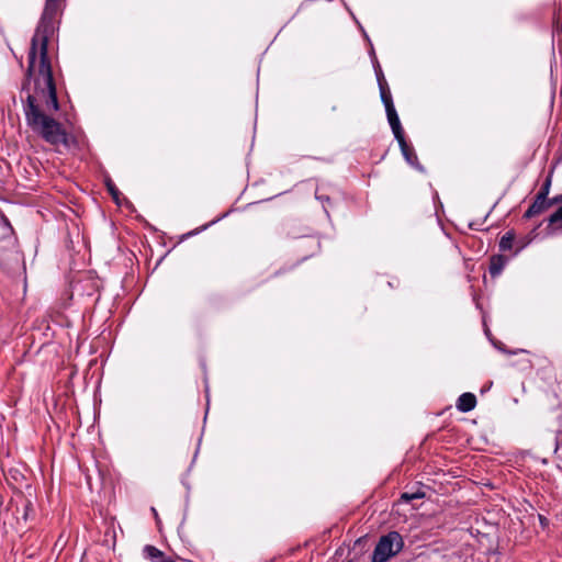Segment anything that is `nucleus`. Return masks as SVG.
I'll return each instance as SVG.
<instances>
[{
	"label": "nucleus",
	"mask_w": 562,
	"mask_h": 562,
	"mask_svg": "<svg viewBox=\"0 0 562 562\" xmlns=\"http://www.w3.org/2000/svg\"><path fill=\"white\" fill-rule=\"evenodd\" d=\"M66 0H45L41 20L31 40L27 68L22 83L23 112L27 126L46 143L69 146L68 133L52 117L59 110L56 83L48 57V41L54 34L57 16L63 13Z\"/></svg>",
	"instance_id": "f257e3e1"
},
{
	"label": "nucleus",
	"mask_w": 562,
	"mask_h": 562,
	"mask_svg": "<svg viewBox=\"0 0 562 562\" xmlns=\"http://www.w3.org/2000/svg\"><path fill=\"white\" fill-rule=\"evenodd\" d=\"M404 547L403 537L397 531H390L382 536L372 553V562H387L402 551Z\"/></svg>",
	"instance_id": "f03ea898"
},
{
	"label": "nucleus",
	"mask_w": 562,
	"mask_h": 562,
	"mask_svg": "<svg viewBox=\"0 0 562 562\" xmlns=\"http://www.w3.org/2000/svg\"><path fill=\"white\" fill-rule=\"evenodd\" d=\"M397 143L400 145L402 155H403L404 159L407 161V164L411 165L412 167H414L415 169H417L418 171L425 172V168L419 164V160H418V157H417V154H416L414 147L407 143L405 136L397 139Z\"/></svg>",
	"instance_id": "7ed1b4c3"
},
{
	"label": "nucleus",
	"mask_w": 562,
	"mask_h": 562,
	"mask_svg": "<svg viewBox=\"0 0 562 562\" xmlns=\"http://www.w3.org/2000/svg\"><path fill=\"white\" fill-rule=\"evenodd\" d=\"M552 205H554V203H551V199L543 198V196L541 199L540 195L536 194L533 202L530 204V206L524 213V218L529 220L531 217H535V216L543 213L546 210H548Z\"/></svg>",
	"instance_id": "20e7f679"
},
{
	"label": "nucleus",
	"mask_w": 562,
	"mask_h": 562,
	"mask_svg": "<svg viewBox=\"0 0 562 562\" xmlns=\"http://www.w3.org/2000/svg\"><path fill=\"white\" fill-rule=\"evenodd\" d=\"M389 124L391 126V130L394 134L395 139H400L405 136L404 130L401 125L400 117L397 115V112L395 108L385 110Z\"/></svg>",
	"instance_id": "39448f33"
},
{
	"label": "nucleus",
	"mask_w": 562,
	"mask_h": 562,
	"mask_svg": "<svg viewBox=\"0 0 562 562\" xmlns=\"http://www.w3.org/2000/svg\"><path fill=\"white\" fill-rule=\"evenodd\" d=\"M457 409L462 413L471 412L476 406V396L473 393H462L457 400Z\"/></svg>",
	"instance_id": "423d86ee"
},
{
	"label": "nucleus",
	"mask_w": 562,
	"mask_h": 562,
	"mask_svg": "<svg viewBox=\"0 0 562 562\" xmlns=\"http://www.w3.org/2000/svg\"><path fill=\"white\" fill-rule=\"evenodd\" d=\"M143 555L145 559L151 562H165L168 561L171 557L166 555L164 551L158 549L153 544H146L143 548Z\"/></svg>",
	"instance_id": "0eeeda50"
},
{
	"label": "nucleus",
	"mask_w": 562,
	"mask_h": 562,
	"mask_svg": "<svg viewBox=\"0 0 562 562\" xmlns=\"http://www.w3.org/2000/svg\"><path fill=\"white\" fill-rule=\"evenodd\" d=\"M508 259L503 255H493L490 258L488 271L492 278H497L504 270Z\"/></svg>",
	"instance_id": "6e6552de"
},
{
	"label": "nucleus",
	"mask_w": 562,
	"mask_h": 562,
	"mask_svg": "<svg viewBox=\"0 0 562 562\" xmlns=\"http://www.w3.org/2000/svg\"><path fill=\"white\" fill-rule=\"evenodd\" d=\"M516 239V234L514 229L507 231L499 240L498 247L501 251L512 250L514 247V243Z\"/></svg>",
	"instance_id": "1a4fd4ad"
},
{
	"label": "nucleus",
	"mask_w": 562,
	"mask_h": 562,
	"mask_svg": "<svg viewBox=\"0 0 562 562\" xmlns=\"http://www.w3.org/2000/svg\"><path fill=\"white\" fill-rule=\"evenodd\" d=\"M379 90H380L381 101L384 104L385 110L395 108L394 103H393V99H392V94H391V90L389 88V85L387 83H385V85L381 83L379 86Z\"/></svg>",
	"instance_id": "9d476101"
},
{
	"label": "nucleus",
	"mask_w": 562,
	"mask_h": 562,
	"mask_svg": "<svg viewBox=\"0 0 562 562\" xmlns=\"http://www.w3.org/2000/svg\"><path fill=\"white\" fill-rule=\"evenodd\" d=\"M548 226L552 228V231H561L562 229V205L558 207L549 217H548Z\"/></svg>",
	"instance_id": "9b49d317"
},
{
	"label": "nucleus",
	"mask_w": 562,
	"mask_h": 562,
	"mask_svg": "<svg viewBox=\"0 0 562 562\" xmlns=\"http://www.w3.org/2000/svg\"><path fill=\"white\" fill-rule=\"evenodd\" d=\"M229 212H231V211L225 212L224 214H222V215H221V216H218L217 218H215V220L211 221L210 223L204 224L203 226H201V227H199V228H196V229H193V231H191V232H189V233H187V234L182 235L181 239H186V238H188V237H191V236H194V235L199 234L200 232H202V231L206 229L207 227H210V226H212L213 224L217 223V222H218V221H221L222 218L226 217V216L228 215V213H229Z\"/></svg>",
	"instance_id": "f8f14e48"
},
{
	"label": "nucleus",
	"mask_w": 562,
	"mask_h": 562,
	"mask_svg": "<svg viewBox=\"0 0 562 562\" xmlns=\"http://www.w3.org/2000/svg\"><path fill=\"white\" fill-rule=\"evenodd\" d=\"M304 244H307L310 246L311 252L308 255L303 256L302 260H305L308 257L313 256L319 249V241L314 237H308L306 240H304Z\"/></svg>",
	"instance_id": "ddd939ff"
},
{
	"label": "nucleus",
	"mask_w": 562,
	"mask_h": 562,
	"mask_svg": "<svg viewBox=\"0 0 562 562\" xmlns=\"http://www.w3.org/2000/svg\"><path fill=\"white\" fill-rule=\"evenodd\" d=\"M554 32L560 36L562 35V9H560L553 19Z\"/></svg>",
	"instance_id": "4468645a"
},
{
	"label": "nucleus",
	"mask_w": 562,
	"mask_h": 562,
	"mask_svg": "<svg viewBox=\"0 0 562 562\" xmlns=\"http://www.w3.org/2000/svg\"><path fill=\"white\" fill-rule=\"evenodd\" d=\"M425 496V493L423 492H415V493H403L401 495V501L404 503H409L414 499H419Z\"/></svg>",
	"instance_id": "2eb2a0df"
},
{
	"label": "nucleus",
	"mask_w": 562,
	"mask_h": 562,
	"mask_svg": "<svg viewBox=\"0 0 562 562\" xmlns=\"http://www.w3.org/2000/svg\"><path fill=\"white\" fill-rule=\"evenodd\" d=\"M106 189L112 198L117 201L119 195L121 194L120 190L116 188L115 183L111 179H106L105 181Z\"/></svg>",
	"instance_id": "dca6fc26"
},
{
	"label": "nucleus",
	"mask_w": 562,
	"mask_h": 562,
	"mask_svg": "<svg viewBox=\"0 0 562 562\" xmlns=\"http://www.w3.org/2000/svg\"><path fill=\"white\" fill-rule=\"evenodd\" d=\"M551 187V176H548L544 182L542 183L540 190L538 191L537 195H540L541 198H548Z\"/></svg>",
	"instance_id": "f3484780"
},
{
	"label": "nucleus",
	"mask_w": 562,
	"mask_h": 562,
	"mask_svg": "<svg viewBox=\"0 0 562 562\" xmlns=\"http://www.w3.org/2000/svg\"><path fill=\"white\" fill-rule=\"evenodd\" d=\"M374 70H375L378 86H380L381 83H383V85L387 83L385 80L384 74L382 71V68L378 60H375Z\"/></svg>",
	"instance_id": "a211bd4d"
},
{
	"label": "nucleus",
	"mask_w": 562,
	"mask_h": 562,
	"mask_svg": "<svg viewBox=\"0 0 562 562\" xmlns=\"http://www.w3.org/2000/svg\"><path fill=\"white\" fill-rule=\"evenodd\" d=\"M31 508H32V504H31V502L27 501L24 505V514H23L24 520H27L29 510H31Z\"/></svg>",
	"instance_id": "6ab92c4d"
},
{
	"label": "nucleus",
	"mask_w": 562,
	"mask_h": 562,
	"mask_svg": "<svg viewBox=\"0 0 562 562\" xmlns=\"http://www.w3.org/2000/svg\"><path fill=\"white\" fill-rule=\"evenodd\" d=\"M290 228H291V225L290 224H285L282 226V231H281V234L284 235V236H291V232H290Z\"/></svg>",
	"instance_id": "aec40b11"
},
{
	"label": "nucleus",
	"mask_w": 562,
	"mask_h": 562,
	"mask_svg": "<svg viewBox=\"0 0 562 562\" xmlns=\"http://www.w3.org/2000/svg\"><path fill=\"white\" fill-rule=\"evenodd\" d=\"M316 198L322 201L323 203H329L330 202V198L326 194H318L316 193Z\"/></svg>",
	"instance_id": "412c9836"
},
{
	"label": "nucleus",
	"mask_w": 562,
	"mask_h": 562,
	"mask_svg": "<svg viewBox=\"0 0 562 562\" xmlns=\"http://www.w3.org/2000/svg\"><path fill=\"white\" fill-rule=\"evenodd\" d=\"M290 270H291V268H281V269L277 270V271L273 273V277H279V276H281V274H283V273H285V272H288V271H290Z\"/></svg>",
	"instance_id": "4be33fe9"
},
{
	"label": "nucleus",
	"mask_w": 562,
	"mask_h": 562,
	"mask_svg": "<svg viewBox=\"0 0 562 562\" xmlns=\"http://www.w3.org/2000/svg\"><path fill=\"white\" fill-rule=\"evenodd\" d=\"M551 203H554V204L562 203V193L551 198Z\"/></svg>",
	"instance_id": "5701e85b"
},
{
	"label": "nucleus",
	"mask_w": 562,
	"mask_h": 562,
	"mask_svg": "<svg viewBox=\"0 0 562 562\" xmlns=\"http://www.w3.org/2000/svg\"><path fill=\"white\" fill-rule=\"evenodd\" d=\"M526 245H527V241H521V243H519V246H518V248L516 249V254H517L518 251H520V250H521Z\"/></svg>",
	"instance_id": "b1692460"
},
{
	"label": "nucleus",
	"mask_w": 562,
	"mask_h": 562,
	"mask_svg": "<svg viewBox=\"0 0 562 562\" xmlns=\"http://www.w3.org/2000/svg\"><path fill=\"white\" fill-rule=\"evenodd\" d=\"M151 512L154 514V517H155L156 521L159 522V516H158V513H157L156 508L151 507Z\"/></svg>",
	"instance_id": "393cba45"
},
{
	"label": "nucleus",
	"mask_w": 562,
	"mask_h": 562,
	"mask_svg": "<svg viewBox=\"0 0 562 562\" xmlns=\"http://www.w3.org/2000/svg\"><path fill=\"white\" fill-rule=\"evenodd\" d=\"M541 525L547 524V519L543 516H539Z\"/></svg>",
	"instance_id": "a878e982"
},
{
	"label": "nucleus",
	"mask_w": 562,
	"mask_h": 562,
	"mask_svg": "<svg viewBox=\"0 0 562 562\" xmlns=\"http://www.w3.org/2000/svg\"><path fill=\"white\" fill-rule=\"evenodd\" d=\"M331 110H333V111H337V110H338L337 105H333V106H331Z\"/></svg>",
	"instance_id": "bb28decb"
}]
</instances>
